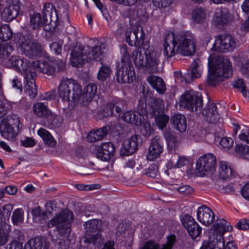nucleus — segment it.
Wrapping results in <instances>:
<instances>
[{
	"mask_svg": "<svg viewBox=\"0 0 249 249\" xmlns=\"http://www.w3.org/2000/svg\"><path fill=\"white\" fill-rule=\"evenodd\" d=\"M196 52V39L190 32L170 33L164 38L163 53L167 58L179 54L192 56Z\"/></svg>",
	"mask_w": 249,
	"mask_h": 249,
	"instance_id": "1",
	"label": "nucleus"
},
{
	"mask_svg": "<svg viewBox=\"0 0 249 249\" xmlns=\"http://www.w3.org/2000/svg\"><path fill=\"white\" fill-rule=\"evenodd\" d=\"M74 218L72 212L68 209L62 211L59 214H56L47 224L48 228L56 226V231L59 237L58 239L52 238L53 241L62 248L63 246L62 240L64 241L69 236L71 232V222Z\"/></svg>",
	"mask_w": 249,
	"mask_h": 249,
	"instance_id": "2",
	"label": "nucleus"
},
{
	"mask_svg": "<svg viewBox=\"0 0 249 249\" xmlns=\"http://www.w3.org/2000/svg\"><path fill=\"white\" fill-rule=\"evenodd\" d=\"M232 229V227L225 219H216L210 230L208 240L203 242L200 249H221L223 247L222 235Z\"/></svg>",
	"mask_w": 249,
	"mask_h": 249,
	"instance_id": "3",
	"label": "nucleus"
},
{
	"mask_svg": "<svg viewBox=\"0 0 249 249\" xmlns=\"http://www.w3.org/2000/svg\"><path fill=\"white\" fill-rule=\"evenodd\" d=\"M81 87L78 82L72 79L63 78L57 88V94L62 102L69 106H75L79 102V95Z\"/></svg>",
	"mask_w": 249,
	"mask_h": 249,
	"instance_id": "4",
	"label": "nucleus"
},
{
	"mask_svg": "<svg viewBox=\"0 0 249 249\" xmlns=\"http://www.w3.org/2000/svg\"><path fill=\"white\" fill-rule=\"evenodd\" d=\"M208 67L207 82L210 86H215L219 83L222 77L227 78L232 74L231 62L229 59L222 57H219L216 59L214 66L211 64L209 57Z\"/></svg>",
	"mask_w": 249,
	"mask_h": 249,
	"instance_id": "5",
	"label": "nucleus"
},
{
	"mask_svg": "<svg viewBox=\"0 0 249 249\" xmlns=\"http://www.w3.org/2000/svg\"><path fill=\"white\" fill-rule=\"evenodd\" d=\"M116 79L121 84L130 83L135 78L134 67L130 61L129 53L125 51L121 60L117 65Z\"/></svg>",
	"mask_w": 249,
	"mask_h": 249,
	"instance_id": "6",
	"label": "nucleus"
},
{
	"mask_svg": "<svg viewBox=\"0 0 249 249\" xmlns=\"http://www.w3.org/2000/svg\"><path fill=\"white\" fill-rule=\"evenodd\" d=\"M180 106L192 112L201 109L203 100L201 94L191 89L183 94L179 102Z\"/></svg>",
	"mask_w": 249,
	"mask_h": 249,
	"instance_id": "7",
	"label": "nucleus"
},
{
	"mask_svg": "<svg viewBox=\"0 0 249 249\" xmlns=\"http://www.w3.org/2000/svg\"><path fill=\"white\" fill-rule=\"evenodd\" d=\"M65 68V63L62 60H48V61H33L34 71L45 73L48 75H53L56 71L63 70Z\"/></svg>",
	"mask_w": 249,
	"mask_h": 249,
	"instance_id": "8",
	"label": "nucleus"
},
{
	"mask_svg": "<svg viewBox=\"0 0 249 249\" xmlns=\"http://www.w3.org/2000/svg\"><path fill=\"white\" fill-rule=\"evenodd\" d=\"M102 223L101 220L92 219L85 223L84 226L86 233L84 242L92 244L95 247L99 248L104 243V240L101 233L99 231L97 233L89 235V232H94L99 231Z\"/></svg>",
	"mask_w": 249,
	"mask_h": 249,
	"instance_id": "9",
	"label": "nucleus"
},
{
	"mask_svg": "<svg viewBox=\"0 0 249 249\" xmlns=\"http://www.w3.org/2000/svg\"><path fill=\"white\" fill-rule=\"evenodd\" d=\"M61 12H63L64 16L67 18L68 17V12L67 9L64 7L62 10L60 7H58V11H56L55 6L52 3H46L44 4L42 11V16L44 18L46 24L51 25L52 26H55L56 22L59 19L61 15ZM61 18H60L61 19Z\"/></svg>",
	"mask_w": 249,
	"mask_h": 249,
	"instance_id": "10",
	"label": "nucleus"
},
{
	"mask_svg": "<svg viewBox=\"0 0 249 249\" xmlns=\"http://www.w3.org/2000/svg\"><path fill=\"white\" fill-rule=\"evenodd\" d=\"M236 47L235 38L228 34L217 36L212 49L219 53H226L233 51Z\"/></svg>",
	"mask_w": 249,
	"mask_h": 249,
	"instance_id": "11",
	"label": "nucleus"
},
{
	"mask_svg": "<svg viewBox=\"0 0 249 249\" xmlns=\"http://www.w3.org/2000/svg\"><path fill=\"white\" fill-rule=\"evenodd\" d=\"M19 47L23 53L31 58L40 57L42 55L41 45L25 36L20 37Z\"/></svg>",
	"mask_w": 249,
	"mask_h": 249,
	"instance_id": "12",
	"label": "nucleus"
},
{
	"mask_svg": "<svg viewBox=\"0 0 249 249\" xmlns=\"http://www.w3.org/2000/svg\"><path fill=\"white\" fill-rule=\"evenodd\" d=\"M216 163L215 156L211 153L206 154L200 157L197 161L196 169L202 174L205 172H213L215 170Z\"/></svg>",
	"mask_w": 249,
	"mask_h": 249,
	"instance_id": "13",
	"label": "nucleus"
},
{
	"mask_svg": "<svg viewBox=\"0 0 249 249\" xmlns=\"http://www.w3.org/2000/svg\"><path fill=\"white\" fill-rule=\"evenodd\" d=\"M10 61L12 66L6 68H13L21 73H24V75L28 73H30V72H35L32 69L33 62L30 64L29 61L26 59L21 58L18 56H12Z\"/></svg>",
	"mask_w": 249,
	"mask_h": 249,
	"instance_id": "14",
	"label": "nucleus"
},
{
	"mask_svg": "<svg viewBox=\"0 0 249 249\" xmlns=\"http://www.w3.org/2000/svg\"><path fill=\"white\" fill-rule=\"evenodd\" d=\"M145 71L149 73L158 71V67L160 62L159 54L152 49L149 48L145 51Z\"/></svg>",
	"mask_w": 249,
	"mask_h": 249,
	"instance_id": "15",
	"label": "nucleus"
},
{
	"mask_svg": "<svg viewBox=\"0 0 249 249\" xmlns=\"http://www.w3.org/2000/svg\"><path fill=\"white\" fill-rule=\"evenodd\" d=\"M86 47H84L80 43H76L71 53V61L72 65L77 67L82 64L87 58Z\"/></svg>",
	"mask_w": 249,
	"mask_h": 249,
	"instance_id": "16",
	"label": "nucleus"
},
{
	"mask_svg": "<svg viewBox=\"0 0 249 249\" xmlns=\"http://www.w3.org/2000/svg\"><path fill=\"white\" fill-rule=\"evenodd\" d=\"M19 0H9L1 14V18L5 21L9 22L15 19L18 15L20 6Z\"/></svg>",
	"mask_w": 249,
	"mask_h": 249,
	"instance_id": "17",
	"label": "nucleus"
},
{
	"mask_svg": "<svg viewBox=\"0 0 249 249\" xmlns=\"http://www.w3.org/2000/svg\"><path fill=\"white\" fill-rule=\"evenodd\" d=\"M131 32L126 31L125 32V40L128 44L132 46H139L142 45L144 41L145 34L142 29L141 27H137L134 29L133 32V39H131Z\"/></svg>",
	"mask_w": 249,
	"mask_h": 249,
	"instance_id": "18",
	"label": "nucleus"
},
{
	"mask_svg": "<svg viewBox=\"0 0 249 249\" xmlns=\"http://www.w3.org/2000/svg\"><path fill=\"white\" fill-rule=\"evenodd\" d=\"M106 45L101 41H97L93 47L87 46L86 54L87 58L90 60L101 59L105 53Z\"/></svg>",
	"mask_w": 249,
	"mask_h": 249,
	"instance_id": "19",
	"label": "nucleus"
},
{
	"mask_svg": "<svg viewBox=\"0 0 249 249\" xmlns=\"http://www.w3.org/2000/svg\"><path fill=\"white\" fill-rule=\"evenodd\" d=\"M162 151L163 147L160 137L156 136L151 140L146 158L148 160H154L160 157Z\"/></svg>",
	"mask_w": 249,
	"mask_h": 249,
	"instance_id": "20",
	"label": "nucleus"
},
{
	"mask_svg": "<svg viewBox=\"0 0 249 249\" xmlns=\"http://www.w3.org/2000/svg\"><path fill=\"white\" fill-rule=\"evenodd\" d=\"M97 87L96 84L89 83L84 89L83 92L79 95V104L87 106L97 94Z\"/></svg>",
	"mask_w": 249,
	"mask_h": 249,
	"instance_id": "21",
	"label": "nucleus"
},
{
	"mask_svg": "<svg viewBox=\"0 0 249 249\" xmlns=\"http://www.w3.org/2000/svg\"><path fill=\"white\" fill-rule=\"evenodd\" d=\"M142 113L134 111H127L125 112L122 116V120L127 123L136 125H140L144 120L145 110H142Z\"/></svg>",
	"mask_w": 249,
	"mask_h": 249,
	"instance_id": "22",
	"label": "nucleus"
},
{
	"mask_svg": "<svg viewBox=\"0 0 249 249\" xmlns=\"http://www.w3.org/2000/svg\"><path fill=\"white\" fill-rule=\"evenodd\" d=\"M36 72H30L24 75L25 91L31 98H35L37 95V88L35 84Z\"/></svg>",
	"mask_w": 249,
	"mask_h": 249,
	"instance_id": "23",
	"label": "nucleus"
},
{
	"mask_svg": "<svg viewBox=\"0 0 249 249\" xmlns=\"http://www.w3.org/2000/svg\"><path fill=\"white\" fill-rule=\"evenodd\" d=\"M215 215L208 207L202 206L198 208L197 218L199 221L206 226L210 225L214 221Z\"/></svg>",
	"mask_w": 249,
	"mask_h": 249,
	"instance_id": "24",
	"label": "nucleus"
},
{
	"mask_svg": "<svg viewBox=\"0 0 249 249\" xmlns=\"http://www.w3.org/2000/svg\"><path fill=\"white\" fill-rule=\"evenodd\" d=\"M115 148L111 142H105L97 149L96 154L97 158L103 161H107L113 156Z\"/></svg>",
	"mask_w": 249,
	"mask_h": 249,
	"instance_id": "25",
	"label": "nucleus"
},
{
	"mask_svg": "<svg viewBox=\"0 0 249 249\" xmlns=\"http://www.w3.org/2000/svg\"><path fill=\"white\" fill-rule=\"evenodd\" d=\"M232 16L228 9L220 8L215 11L213 21L216 25L228 24L231 21Z\"/></svg>",
	"mask_w": 249,
	"mask_h": 249,
	"instance_id": "26",
	"label": "nucleus"
},
{
	"mask_svg": "<svg viewBox=\"0 0 249 249\" xmlns=\"http://www.w3.org/2000/svg\"><path fill=\"white\" fill-rule=\"evenodd\" d=\"M13 50V46L8 43L0 44V64L5 67L12 66L9 56Z\"/></svg>",
	"mask_w": 249,
	"mask_h": 249,
	"instance_id": "27",
	"label": "nucleus"
},
{
	"mask_svg": "<svg viewBox=\"0 0 249 249\" xmlns=\"http://www.w3.org/2000/svg\"><path fill=\"white\" fill-rule=\"evenodd\" d=\"M203 114L209 123H216L219 119V114L216 104L210 103L203 110Z\"/></svg>",
	"mask_w": 249,
	"mask_h": 249,
	"instance_id": "28",
	"label": "nucleus"
},
{
	"mask_svg": "<svg viewBox=\"0 0 249 249\" xmlns=\"http://www.w3.org/2000/svg\"><path fill=\"white\" fill-rule=\"evenodd\" d=\"M167 242L160 246L152 241H147L142 249H172L176 240V236L171 234L167 237Z\"/></svg>",
	"mask_w": 249,
	"mask_h": 249,
	"instance_id": "29",
	"label": "nucleus"
},
{
	"mask_svg": "<svg viewBox=\"0 0 249 249\" xmlns=\"http://www.w3.org/2000/svg\"><path fill=\"white\" fill-rule=\"evenodd\" d=\"M201 63L199 59L194 60L191 65V75L189 73L185 74L184 79L186 83H190L193 79L198 78L200 77L202 70L201 68Z\"/></svg>",
	"mask_w": 249,
	"mask_h": 249,
	"instance_id": "30",
	"label": "nucleus"
},
{
	"mask_svg": "<svg viewBox=\"0 0 249 249\" xmlns=\"http://www.w3.org/2000/svg\"><path fill=\"white\" fill-rule=\"evenodd\" d=\"M32 110L38 118L46 119L52 115V112L44 103L36 102L33 104Z\"/></svg>",
	"mask_w": 249,
	"mask_h": 249,
	"instance_id": "31",
	"label": "nucleus"
},
{
	"mask_svg": "<svg viewBox=\"0 0 249 249\" xmlns=\"http://www.w3.org/2000/svg\"><path fill=\"white\" fill-rule=\"evenodd\" d=\"M140 136L134 135L130 138L125 140L123 144V148L124 149V154L129 155L133 154L138 149Z\"/></svg>",
	"mask_w": 249,
	"mask_h": 249,
	"instance_id": "32",
	"label": "nucleus"
},
{
	"mask_svg": "<svg viewBox=\"0 0 249 249\" xmlns=\"http://www.w3.org/2000/svg\"><path fill=\"white\" fill-rule=\"evenodd\" d=\"M29 23L30 27L34 29H38L43 26L47 25L40 13L34 10L29 12Z\"/></svg>",
	"mask_w": 249,
	"mask_h": 249,
	"instance_id": "33",
	"label": "nucleus"
},
{
	"mask_svg": "<svg viewBox=\"0 0 249 249\" xmlns=\"http://www.w3.org/2000/svg\"><path fill=\"white\" fill-rule=\"evenodd\" d=\"M131 58L136 68L145 71V55L142 53V48H138L132 53Z\"/></svg>",
	"mask_w": 249,
	"mask_h": 249,
	"instance_id": "34",
	"label": "nucleus"
},
{
	"mask_svg": "<svg viewBox=\"0 0 249 249\" xmlns=\"http://www.w3.org/2000/svg\"><path fill=\"white\" fill-rule=\"evenodd\" d=\"M110 127L106 125L96 130L91 131L87 136L88 142H94L103 139L107 134Z\"/></svg>",
	"mask_w": 249,
	"mask_h": 249,
	"instance_id": "35",
	"label": "nucleus"
},
{
	"mask_svg": "<svg viewBox=\"0 0 249 249\" xmlns=\"http://www.w3.org/2000/svg\"><path fill=\"white\" fill-rule=\"evenodd\" d=\"M173 127L180 132L186 131L187 128L186 119L184 115L177 114L174 115L171 119Z\"/></svg>",
	"mask_w": 249,
	"mask_h": 249,
	"instance_id": "36",
	"label": "nucleus"
},
{
	"mask_svg": "<svg viewBox=\"0 0 249 249\" xmlns=\"http://www.w3.org/2000/svg\"><path fill=\"white\" fill-rule=\"evenodd\" d=\"M147 81L160 94H162L165 91V84L160 77L151 75L147 77Z\"/></svg>",
	"mask_w": 249,
	"mask_h": 249,
	"instance_id": "37",
	"label": "nucleus"
},
{
	"mask_svg": "<svg viewBox=\"0 0 249 249\" xmlns=\"http://www.w3.org/2000/svg\"><path fill=\"white\" fill-rule=\"evenodd\" d=\"M49 246L45 240L37 237L31 239L25 244L23 249H48Z\"/></svg>",
	"mask_w": 249,
	"mask_h": 249,
	"instance_id": "38",
	"label": "nucleus"
},
{
	"mask_svg": "<svg viewBox=\"0 0 249 249\" xmlns=\"http://www.w3.org/2000/svg\"><path fill=\"white\" fill-rule=\"evenodd\" d=\"M0 132L3 138L9 140H14L16 136L14 127L7 124L6 122L0 124Z\"/></svg>",
	"mask_w": 249,
	"mask_h": 249,
	"instance_id": "39",
	"label": "nucleus"
},
{
	"mask_svg": "<svg viewBox=\"0 0 249 249\" xmlns=\"http://www.w3.org/2000/svg\"><path fill=\"white\" fill-rule=\"evenodd\" d=\"M38 135L41 137L46 145L50 147L55 146L56 142L50 133L44 128H40L37 131Z\"/></svg>",
	"mask_w": 249,
	"mask_h": 249,
	"instance_id": "40",
	"label": "nucleus"
},
{
	"mask_svg": "<svg viewBox=\"0 0 249 249\" xmlns=\"http://www.w3.org/2000/svg\"><path fill=\"white\" fill-rule=\"evenodd\" d=\"M218 172L219 177L223 179L229 178L232 174V171L231 167L225 161H220L219 162Z\"/></svg>",
	"mask_w": 249,
	"mask_h": 249,
	"instance_id": "41",
	"label": "nucleus"
},
{
	"mask_svg": "<svg viewBox=\"0 0 249 249\" xmlns=\"http://www.w3.org/2000/svg\"><path fill=\"white\" fill-rule=\"evenodd\" d=\"M194 22L197 24L203 23L206 18L205 11L201 7H197L193 10L192 13Z\"/></svg>",
	"mask_w": 249,
	"mask_h": 249,
	"instance_id": "42",
	"label": "nucleus"
},
{
	"mask_svg": "<svg viewBox=\"0 0 249 249\" xmlns=\"http://www.w3.org/2000/svg\"><path fill=\"white\" fill-rule=\"evenodd\" d=\"M151 115L155 119L156 123L160 129H163L166 126L169 120L168 115L163 114L162 112L159 113L156 112L155 114Z\"/></svg>",
	"mask_w": 249,
	"mask_h": 249,
	"instance_id": "43",
	"label": "nucleus"
},
{
	"mask_svg": "<svg viewBox=\"0 0 249 249\" xmlns=\"http://www.w3.org/2000/svg\"><path fill=\"white\" fill-rule=\"evenodd\" d=\"M10 228L8 225L0 223V247L4 245L8 241Z\"/></svg>",
	"mask_w": 249,
	"mask_h": 249,
	"instance_id": "44",
	"label": "nucleus"
},
{
	"mask_svg": "<svg viewBox=\"0 0 249 249\" xmlns=\"http://www.w3.org/2000/svg\"><path fill=\"white\" fill-rule=\"evenodd\" d=\"M115 109L116 112L119 113L122 111V107L113 103H108L106 107L103 109L102 112V117H99L101 119L104 117L111 116L113 114L114 109Z\"/></svg>",
	"mask_w": 249,
	"mask_h": 249,
	"instance_id": "45",
	"label": "nucleus"
},
{
	"mask_svg": "<svg viewBox=\"0 0 249 249\" xmlns=\"http://www.w3.org/2000/svg\"><path fill=\"white\" fill-rule=\"evenodd\" d=\"M13 36V32L9 26L4 24L0 26V40L6 41L10 40Z\"/></svg>",
	"mask_w": 249,
	"mask_h": 249,
	"instance_id": "46",
	"label": "nucleus"
},
{
	"mask_svg": "<svg viewBox=\"0 0 249 249\" xmlns=\"http://www.w3.org/2000/svg\"><path fill=\"white\" fill-rule=\"evenodd\" d=\"M151 106L152 107L151 115L155 114L156 112L157 113H161L162 112L164 101L160 98H153L151 101Z\"/></svg>",
	"mask_w": 249,
	"mask_h": 249,
	"instance_id": "47",
	"label": "nucleus"
},
{
	"mask_svg": "<svg viewBox=\"0 0 249 249\" xmlns=\"http://www.w3.org/2000/svg\"><path fill=\"white\" fill-rule=\"evenodd\" d=\"M164 137L166 140L168 147L171 149L175 148L178 145V141L173 132L166 130L164 132Z\"/></svg>",
	"mask_w": 249,
	"mask_h": 249,
	"instance_id": "48",
	"label": "nucleus"
},
{
	"mask_svg": "<svg viewBox=\"0 0 249 249\" xmlns=\"http://www.w3.org/2000/svg\"><path fill=\"white\" fill-rule=\"evenodd\" d=\"M232 85L234 88L238 89L244 97L248 96L249 91L247 90L244 81L242 79L238 78L234 80L232 82Z\"/></svg>",
	"mask_w": 249,
	"mask_h": 249,
	"instance_id": "49",
	"label": "nucleus"
},
{
	"mask_svg": "<svg viewBox=\"0 0 249 249\" xmlns=\"http://www.w3.org/2000/svg\"><path fill=\"white\" fill-rule=\"evenodd\" d=\"M112 71L110 68L107 66L104 65L100 68L98 73V78L102 81H105L109 76Z\"/></svg>",
	"mask_w": 249,
	"mask_h": 249,
	"instance_id": "50",
	"label": "nucleus"
},
{
	"mask_svg": "<svg viewBox=\"0 0 249 249\" xmlns=\"http://www.w3.org/2000/svg\"><path fill=\"white\" fill-rule=\"evenodd\" d=\"M23 212L21 209H16L13 213L12 216V220L15 225H18L23 222Z\"/></svg>",
	"mask_w": 249,
	"mask_h": 249,
	"instance_id": "51",
	"label": "nucleus"
},
{
	"mask_svg": "<svg viewBox=\"0 0 249 249\" xmlns=\"http://www.w3.org/2000/svg\"><path fill=\"white\" fill-rule=\"evenodd\" d=\"M146 118L147 116L144 115V120L140 125L142 126L141 129L142 134L145 137H149L151 134L152 128L149 122H147Z\"/></svg>",
	"mask_w": 249,
	"mask_h": 249,
	"instance_id": "52",
	"label": "nucleus"
},
{
	"mask_svg": "<svg viewBox=\"0 0 249 249\" xmlns=\"http://www.w3.org/2000/svg\"><path fill=\"white\" fill-rule=\"evenodd\" d=\"M181 223L187 230L197 223L194 218L189 214H185L182 217Z\"/></svg>",
	"mask_w": 249,
	"mask_h": 249,
	"instance_id": "53",
	"label": "nucleus"
},
{
	"mask_svg": "<svg viewBox=\"0 0 249 249\" xmlns=\"http://www.w3.org/2000/svg\"><path fill=\"white\" fill-rule=\"evenodd\" d=\"M201 230V228L196 223L194 225V226L189 228L187 231L192 238L194 239L200 235Z\"/></svg>",
	"mask_w": 249,
	"mask_h": 249,
	"instance_id": "54",
	"label": "nucleus"
},
{
	"mask_svg": "<svg viewBox=\"0 0 249 249\" xmlns=\"http://www.w3.org/2000/svg\"><path fill=\"white\" fill-rule=\"evenodd\" d=\"M236 152L240 154L244 158H247L249 156V146L246 144L237 145L236 147Z\"/></svg>",
	"mask_w": 249,
	"mask_h": 249,
	"instance_id": "55",
	"label": "nucleus"
},
{
	"mask_svg": "<svg viewBox=\"0 0 249 249\" xmlns=\"http://www.w3.org/2000/svg\"><path fill=\"white\" fill-rule=\"evenodd\" d=\"M13 209V207L12 205L10 204H5L0 209V213L2 216L4 217L5 218H9Z\"/></svg>",
	"mask_w": 249,
	"mask_h": 249,
	"instance_id": "56",
	"label": "nucleus"
},
{
	"mask_svg": "<svg viewBox=\"0 0 249 249\" xmlns=\"http://www.w3.org/2000/svg\"><path fill=\"white\" fill-rule=\"evenodd\" d=\"M153 4L159 8L166 7L169 6L173 0H152Z\"/></svg>",
	"mask_w": 249,
	"mask_h": 249,
	"instance_id": "57",
	"label": "nucleus"
},
{
	"mask_svg": "<svg viewBox=\"0 0 249 249\" xmlns=\"http://www.w3.org/2000/svg\"><path fill=\"white\" fill-rule=\"evenodd\" d=\"M6 122L7 124H9L11 126L15 125L18 129L19 128V119L17 115L12 114L10 115Z\"/></svg>",
	"mask_w": 249,
	"mask_h": 249,
	"instance_id": "58",
	"label": "nucleus"
},
{
	"mask_svg": "<svg viewBox=\"0 0 249 249\" xmlns=\"http://www.w3.org/2000/svg\"><path fill=\"white\" fill-rule=\"evenodd\" d=\"M158 172V166L155 164L151 165L148 171L146 172V175L148 177L154 178L157 175Z\"/></svg>",
	"mask_w": 249,
	"mask_h": 249,
	"instance_id": "59",
	"label": "nucleus"
},
{
	"mask_svg": "<svg viewBox=\"0 0 249 249\" xmlns=\"http://www.w3.org/2000/svg\"><path fill=\"white\" fill-rule=\"evenodd\" d=\"M176 190L180 194L183 195H188L191 194L193 192V189L192 187L188 185H183L178 187Z\"/></svg>",
	"mask_w": 249,
	"mask_h": 249,
	"instance_id": "60",
	"label": "nucleus"
},
{
	"mask_svg": "<svg viewBox=\"0 0 249 249\" xmlns=\"http://www.w3.org/2000/svg\"><path fill=\"white\" fill-rule=\"evenodd\" d=\"M220 143L223 148L229 149L232 146L233 142L231 138L224 137L221 139Z\"/></svg>",
	"mask_w": 249,
	"mask_h": 249,
	"instance_id": "61",
	"label": "nucleus"
},
{
	"mask_svg": "<svg viewBox=\"0 0 249 249\" xmlns=\"http://www.w3.org/2000/svg\"><path fill=\"white\" fill-rule=\"evenodd\" d=\"M62 43L53 42L50 44V48L52 52L56 54H59L62 51Z\"/></svg>",
	"mask_w": 249,
	"mask_h": 249,
	"instance_id": "62",
	"label": "nucleus"
},
{
	"mask_svg": "<svg viewBox=\"0 0 249 249\" xmlns=\"http://www.w3.org/2000/svg\"><path fill=\"white\" fill-rule=\"evenodd\" d=\"M13 240L20 242L24 240V234L23 232L19 230H15L13 232Z\"/></svg>",
	"mask_w": 249,
	"mask_h": 249,
	"instance_id": "63",
	"label": "nucleus"
},
{
	"mask_svg": "<svg viewBox=\"0 0 249 249\" xmlns=\"http://www.w3.org/2000/svg\"><path fill=\"white\" fill-rule=\"evenodd\" d=\"M238 229L241 230H247L249 229V220L247 219H242L240 220L236 224Z\"/></svg>",
	"mask_w": 249,
	"mask_h": 249,
	"instance_id": "64",
	"label": "nucleus"
}]
</instances>
